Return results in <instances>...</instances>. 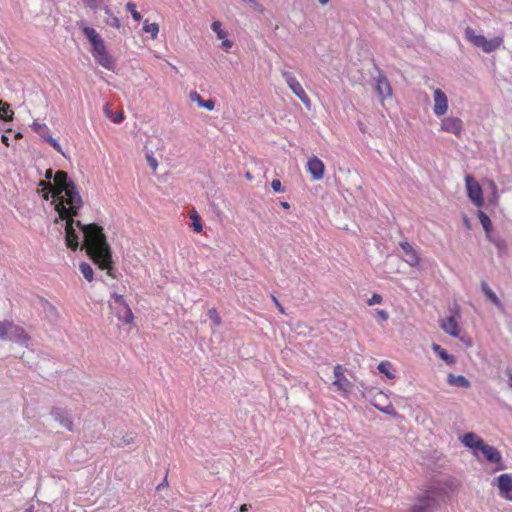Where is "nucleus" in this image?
I'll return each mask as SVG.
<instances>
[{"label": "nucleus", "mask_w": 512, "mask_h": 512, "mask_svg": "<svg viewBox=\"0 0 512 512\" xmlns=\"http://www.w3.org/2000/svg\"><path fill=\"white\" fill-rule=\"evenodd\" d=\"M106 50L107 49H106L105 43H104L103 39H101L100 41H98L97 43L92 45L91 53H92V56L94 58H96L98 55L105 52Z\"/></svg>", "instance_id": "38"}, {"label": "nucleus", "mask_w": 512, "mask_h": 512, "mask_svg": "<svg viewBox=\"0 0 512 512\" xmlns=\"http://www.w3.org/2000/svg\"><path fill=\"white\" fill-rule=\"evenodd\" d=\"M447 383L451 386L469 388L471 386L470 381L463 375H454L449 373L447 376Z\"/></svg>", "instance_id": "23"}, {"label": "nucleus", "mask_w": 512, "mask_h": 512, "mask_svg": "<svg viewBox=\"0 0 512 512\" xmlns=\"http://www.w3.org/2000/svg\"><path fill=\"white\" fill-rule=\"evenodd\" d=\"M191 101L196 102L198 106L212 111L215 107V101L212 99H203L197 92L193 91L189 95Z\"/></svg>", "instance_id": "24"}, {"label": "nucleus", "mask_w": 512, "mask_h": 512, "mask_svg": "<svg viewBox=\"0 0 512 512\" xmlns=\"http://www.w3.org/2000/svg\"><path fill=\"white\" fill-rule=\"evenodd\" d=\"M335 380L332 385L337 388L338 391L348 392L352 388V383L345 377L343 367L336 365L333 369Z\"/></svg>", "instance_id": "13"}, {"label": "nucleus", "mask_w": 512, "mask_h": 512, "mask_svg": "<svg viewBox=\"0 0 512 512\" xmlns=\"http://www.w3.org/2000/svg\"><path fill=\"white\" fill-rule=\"evenodd\" d=\"M105 14L107 15V18L105 19V23L108 26H111L113 28L119 29L121 27V22L118 17H116L110 8L105 7L104 8Z\"/></svg>", "instance_id": "27"}, {"label": "nucleus", "mask_w": 512, "mask_h": 512, "mask_svg": "<svg viewBox=\"0 0 512 512\" xmlns=\"http://www.w3.org/2000/svg\"><path fill=\"white\" fill-rule=\"evenodd\" d=\"M445 494V488L439 483L433 482L417 497L415 504L408 512H433L437 505V499L443 498Z\"/></svg>", "instance_id": "2"}, {"label": "nucleus", "mask_w": 512, "mask_h": 512, "mask_svg": "<svg viewBox=\"0 0 512 512\" xmlns=\"http://www.w3.org/2000/svg\"><path fill=\"white\" fill-rule=\"evenodd\" d=\"M399 245L405 254V257H406L405 261L411 267L418 266L420 259H419L417 252L414 250V248L411 246V244L408 242H401Z\"/></svg>", "instance_id": "17"}, {"label": "nucleus", "mask_w": 512, "mask_h": 512, "mask_svg": "<svg viewBox=\"0 0 512 512\" xmlns=\"http://www.w3.org/2000/svg\"><path fill=\"white\" fill-rule=\"evenodd\" d=\"M318 2H319L321 5L325 6V5H327V4L329 3V0H318Z\"/></svg>", "instance_id": "57"}, {"label": "nucleus", "mask_w": 512, "mask_h": 512, "mask_svg": "<svg viewBox=\"0 0 512 512\" xmlns=\"http://www.w3.org/2000/svg\"><path fill=\"white\" fill-rule=\"evenodd\" d=\"M13 111L7 103L0 101V118L3 122H9L13 118Z\"/></svg>", "instance_id": "30"}, {"label": "nucleus", "mask_w": 512, "mask_h": 512, "mask_svg": "<svg viewBox=\"0 0 512 512\" xmlns=\"http://www.w3.org/2000/svg\"><path fill=\"white\" fill-rule=\"evenodd\" d=\"M111 298L113 299V303L116 306H120V305H123L124 303H126L124 297L122 295H120V294L113 293Z\"/></svg>", "instance_id": "46"}, {"label": "nucleus", "mask_w": 512, "mask_h": 512, "mask_svg": "<svg viewBox=\"0 0 512 512\" xmlns=\"http://www.w3.org/2000/svg\"><path fill=\"white\" fill-rule=\"evenodd\" d=\"M432 350L435 354L439 356L440 359H442L444 362H446L448 365H453L456 362V359L453 355L449 354L445 349H443L438 344L432 345Z\"/></svg>", "instance_id": "25"}, {"label": "nucleus", "mask_w": 512, "mask_h": 512, "mask_svg": "<svg viewBox=\"0 0 512 512\" xmlns=\"http://www.w3.org/2000/svg\"><path fill=\"white\" fill-rule=\"evenodd\" d=\"M126 9L131 13L135 21L141 20V14L136 10V5L133 2L126 3Z\"/></svg>", "instance_id": "40"}, {"label": "nucleus", "mask_w": 512, "mask_h": 512, "mask_svg": "<svg viewBox=\"0 0 512 512\" xmlns=\"http://www.w3.org/2000/svg\"><path fill=\"white\" fill-rule=\"evenodd\" d=\"M142 30L145 33H149L151 35V38L154 40L157 38V35L159 33V25L157 23H149L148 20H145L143 23Z\"/></svg>", "instance_id": "31"}, {"label": "nucleus", "mask_w": 512, "mask_h": 512, "mask_svg": "<svg viewBox=\"0 0 512 512\" xmlns=\"http://www.w3.org/2000/svg\"><path fill=\"white\" fill-rule=\"evenodd\" d=\"M280 205L284 208V209H288L290 207L289 203L288 202H281Z\"/></svg>", "instance_id": "56"}, {"label": "nucleus", "mask_w": 512, "mask_h": 512, "mask_svg": "<svg viewBox=\"0 0 512 512\" xmlns=\"http://www.w3.org/2000/svg\"><path fill=\"white\" fill-rule=\"evenodd\" d=\"M95 61L101 65L103 68L114 71L115 69V60L114 58L107 52V50L100 55H98L96 58H94Z\"/></svg>", "instance_id": "22"}, {"label": "nucleus", "mask_w": 512, "mask_h": 512, "mask_svg": "<svg viewBox=\"0 0 512 512\" xmlns=\"http://www.w3.org/2000/svg\"><path fill=\"white\" fill-rule=\"evenodd\" d=\"M45 142L49 143L56 151L63 154L60 144L56 139H54L52 136L48 135L45 139Z\"/></svg>", "instance_id": "42"}, {"label": "nucleus", "mask_w": 512, "mask_h": 512, "mask_svg": "<svg viewBox=\"0 0 512 512\" xmlns=\"http://www.w3.org/2000/svg\"><path fill=\"white\" fill-rule=\"evenodd\" d=\"M383 298L380 294L374 293L371 298L368 299L367 304L369 306H373L376 304H380Z\"/></svg>", "instance_id": "45"}, {"label": "nucleus", "mask_w": 512, "mask_h": 512, "mask_svg": "<svg viewBox=\"0 0 512 512\" xmlns=\"http://www.w3.org/2000/svg\"><path fill=\"white\" fill-rule=\"evenodd\" d=\"M7 340L26 346L30 340V336L21 326H18L11 321Z\"/></svg>", "instance_id": "11"}, {"label": "nucleus", "mask_w": 512, "mask_h": 512, "mask_svg": "<svg viewBox=\"0 0 512 512\" xmlns=\"http://www.w3.org/2000/svg\"><path fill=\"white\" fill-rule=\"evenodd\" d=\"M65 173L64 171H57L55 174L53 173L52 169H48L45 172V178L48 182L41 181L39 183V186L42 187V190L44 192L43 197L45 200H48L49 198H52V203L56 205V185H55V179L58 173Z\"/></svg>", "instance_id": "7"}, {"label": "nucleus", "mask_w": 512, "mask_h": 512, "mask_svg": "<svg viewBox=\"0 0 512 512\" xmlns=\"http://www.w3.org/2000/svg\"><path fill=\"white\" fill-rule=\"evenodd\" d=\"M477 216H478V219L485 231V234H489V232L492 231V222H491L489 216L481 210L478 211Z\"/></svg>", "instance_id": "28"}, {"label": "nucleus", "mask_w": 512, "mask_h": 512, "mask_svg": "<svg viewBox=\"0 0 512 512\" xmlns=\"http://www.w3.org/2000/svg\"><path fill=\"white\" fill-rule=\"evenodd\" d=\"M487 239L493 243L499 252L506 250V242L504 239H502L500 236H497L493 233V231L489 232V234H486Z\"/></svg>", "instance_id": "26"}, {"label": "nucleus", "mask_w": 512, "mask_h": 512, "mask_svg": "<svg viewBox=\"0 0 512 512\" xmlns=\"http://www.w3.org/2000/svg\"><path fill=\"white\" fill-rule=\"evenodd\" d=\"M82 32L89 40L91 46L102 39L94 28L85 26L83 27Z\"/></svg>", "instance_id": "29"}, {"label": "nucleus", "mask_w": 512, "mask_h": 512, "mask_svg": "<svg viewBox=\"0 0 512 512\" xmlns=\"http://www.w3.org/2000/svg\"><path fill=\"white\" fill-rule=\"evenodd\" d=\"M11 321H0V340L8 339L9 325Z\"/></svg>", "instance_id": "39"}, {"label": "nucleus", "mask_w": 512, "mask_h": 512, "mask_svg": "<svg viewBox=\"0 0 512 512\" xmlns=\"http://www.w3.org/2000/svg\"><path fill=\"white\" fill-rule=\"evenodd\" d=\"M79 269L87 281L91 282L93 280L94 271L90 264L86 262H81L79 265Z\"/></svg>", "instance_id": "33"}, {"label": "nucleus", "mask_w": 512, "mask_h": 512, "mask_svg": "<svg viewBox=\"0 0 512 512\" xmlns=\"http://www.w3.org/2000/svg\"><path fill=\"white\" fill-rule=\"evenodd\" d=\"M190 219L192 220V229L193 231L199 233L202 231V223L199 215L195 210H193L190 214Z\"/></svg>", "instance_id": "36"}, {"label": "nucleus", "mask_w": 512, "mask_h": 512, "mask_svg": "<svg viewBox=\"0 0 512 512\" xmlns=\"http://www.w3.org/2000/svg\"><path fill=\"white\" fill-rule=\"evenodd\" d=\"M50 414L62 427L68 431H73V419L69 411L60 407H53Z\"/></svg>", "instance_id": "12"}, {"label": "nucleus", "mask_w": 512, "mask_h": 512, "mask_svg": "<svg viewBox=\"0 0 512 512\" xmlns=\"http://www.w3.org/2000/svg\"><path fill=\"white\" fill-rule=\"evenodd\" d=\"M375 90L381 99V101L385 100L392 96V88L391 85L383 73V71L378 69V75L375 77Z\"/></svg>", "instance_id": "10"}, {"label": "nucleus", "mask_w": 512, "mask_h": 512, "mask_svg": "<svg viewBox=\"0 0 512 512\" xmlns=\"http://www.w3.org/2000/svg\"><path fill=\"white\" fill-rule=\"evenodd\" d=\"M243 2L245 3H248V4H257L255 0H242Z\"/></svg>", "instance_id": "58"}, {"label": "nucleus", "mask_w": 512, "mask_h": 512, "mask_svg": "<svg viewBox=\"0 0 512 512\" xmlns=\"http://www.w3.org/2000/svg\"><path fill=\"white\" fill-rule=\"evenodd\" d=\"M448 110V99L441 89L434 91L433 112L437 117L443 116Z\"/></svg>", "instance_id": "14"}, {"label": "nucleus", "mask_w": 512, "mask_h": 512, "mask_svg": "<svg viewBox=\"0 0 512 512\" xmlns=\"http://www.w3.org/2000/svg\"><path fill=\"white\" fill-rule=\"evenodd\" d=\"M505 374L508 377V385L510 388H512V370L510 368H507L505 370Z\"/></svg>", "instance_id": "50"}, {"label": "nucleus", "mask_w": 512, "mask_h": 512, "mask_svg": "<svg viewBox=\"0 0 512 512\" xmlns=\"http://www.w3.org/2000/svg\"><path fill=\"white\" fill-rule=\"evenodd\" d=\"M165 485H167V480L166 478L163 480L162 483H160L158 486H157V490H161Z\"/></svg>", "instance_id": "55"}, {"label": "nucleus", "mask_w": 512, "mask_h": 512, "mask_svg": "<svg viewBox=\"0 0 512 512\" xmlns=\"http://www.w3.org/2000/svg\"><path fill=\"white\" fill-rule=\"evenodd\" d=\"M222 40H223L222 44H221L222 48L225 49L226 51L229 50L233 45L232 41L227 39V37Z\"/></svg>", "instance_id": "48"}, {"label": "nucleus", "mask_w": 512, "mask_h": 512, "mask_svg": "<svg viewBox=\"0 0 512 512\" xmlns=\"http://www.w3.org/2000/svg\"><path fill=\"white\" fill-rule=\"evenodd\" d=\"M246 176H247V178H249V179L251 178L250 173H247V174H246Z\"/></svg>", "instance_id": "60"}, {"label": "nucleus", "mask_w": 512, "mask_h": 512, "mask_svg": "<svg viewBox=\"0 0 512 512\" xmlns=\"http://www.w3.org/2000/svg\"><path fill=\"white\" fill-rule=\"evenodd\" d=\"M441 129L445 132L460 136L463 131V121L458 117H447L441 121Z\"/></svg>", "instance_id": "15"}, {"label": "nucleus", "mask_w": 512, "mask_h": 512, "mask_svg": "<svg viewBox=\"0 0 512 512\" xmlns=\"http://www.w3.org/2000/svg\"><path fill=\"white\" fill-rule=\"evenodd\" d=\"M1 141H2V143H3V144H5L6 146H9V138H8V136H6L5 134H3V135L1 136Z\"/></svg>", "instance_id": "54"}, {"label": "nucleus", "mask_w": 512, "mask_h": 512, "mask_svg": "<svg viewBox=\"0 0 512 512\" xmlns=\"http://www.w3.org/2000/svg\"><path fill=\"white\" fill-rule=\"evenodd\" d=\"M88 7L95 9L97 7V0H83Z\"/></svg>", "instance_id": "51"}, {"label": "nucleus", "mask_w": 512, "mask_h": 512, "mask_svg": "<svg viewBox=\"0 0 512 512\" xmlns=\"http://www.w3.org/2000/svg\"><path fill=\"white\" fill-rule=\"evenodd\" d=\"M273 299H274V302H275V304H276V306H277L278 310H279L281 313H283V314H284V313H285V311H284L283 306H282V305L277 301V299H276L275 297H274Z\"/></svg>", "instance_id": "53"}, {"label": "nucleus", "mask_w": 512, "mask_h": 512, "mask_svg": "<svg viewBox=\"0 0 512 512\" xmlns=\"http://www.w3.org/2000/svg\"><path fill=\"white\" fill-rule=\"evenodd\" d=\"M465 184L467 195L476 207H481L484 204L483 191L479 183L472 175H466Z\"/></svg>", "instance_id": "6"}, {"label": "nucleus", "mask_w": 512, "mask_h": 512, "mask_svg": "<svg viewBox=\"0 0 512 512\" xmlns=\"http://www.w3.org/2000/svg\"><path fill=\"white\" fill-rule=\"evenodd\" d=\"M251 508V505L250 504H242L240 507H239V512H247L249 509Z\"/></svg>", "instance_id": "52"}, {"label": "nucleus", "mask_w": 512, "mask_h": 512, "mask_svg": "<svg viewBox=\"0 0 512 512\" xmlns=\"http://www.w3.org/2000/svg\"><path fill=\"white\" fill-rule=\"evenodd\" d=\"M104 111L113 123L119 124L124 120V114L122 111H117L115 113H111L108 111L107 105H106Z\"/></svg>", "instance_id": "37"}, {"label": "nucleus", "mask_w": 512, "mask_h": 512, "mask_svg": "<svg viewBox=\"0 0 512 512\" xmlns=\"http://www.w3.org/2000/svg\"><path fill=\"white\" fill-rule=\"evenodd\" d=\"M491 185H492L494 192L496 193V185L493 182L491 183Z\"/></svg>", "instance_id": "59"}, {"label": "nucleus", "mask_w": 512, "mask_h": 512, "mask_svg": "<svg viewBox=\"0 0 512 512\" xmlns=\"http://www.w3.org/2000/svg\"><path fill=\"white\" fill-rule=\"evenodd\" d=\"M57 217L54 222L64 221L65 244L76 251L81 245L90 259L107 274L114 277L112 250L107 242L103 228L96 224H83L75 220L83 206L78 189L67 173H58L55 179Z\"/></svg>", "instance_id": "1"}, {"label": "nucleus", "mask_w": 512, "mask_h": 512, "mask_svg": "<svg viewBox=\"0 0 512 512\" xmlns=\"http://www.w3.org/2000/svg\"><path fill=\"white\" fill-rule=\"evenodd\" d=\"M208 317L214 323L215 326H219L221 324V318L215 308H211L208 311Z\"/></svg>", "instance_id": "41"}, {"label": "nucleus", "mask_w": 512, "mask_h": 512, "mask_svg": "<svg viewBox=\"0 0 512 512\" xmlns=\"http://www.w3.org/2000/svg\"><path fill=\"white\" fill-rule=\"evenodd\" d=\"M378 370L389 379L395 378V374L392 372V364L389 361L380 362L378 365Z\"/></svg>", "instance_id": "32"}, {"label": "nucleus", "mask_w": 512, "mask_h": 512, "mask_svg": "<svg viewBox=\"0 0 512 512\" xmlns=\"http://www.w3.org/2000/svg\"><path fill=\"white\" fill-rule=\"evenodd\" d=\"M146 159H147V162H148L149 166L153 170H156V168L158 166L157 160L151 154H147L146 155Z\"/></svg>", "instance_id": "47"}, {"label": "nucleus", "mask_w": 512, "mask_h": 512, "mask_svg": "<svg viewBox=\"0 0 512 512\" xmlns=\"http://www.w3.org/2000/svg\"><path fill=\"white\" fill-rule=\"evenodd\" d=\"M271 188L273 191L281 193L284 192V187L279 179H273L271 182Z\"/></svg>", "instance_id": "44"}, {"label": "nucleus", "mask_w": 512, "mask_h": 512, "mask_svg": "<svg viewBox=\"0 0 512 512\" xmlns=\"http://www.w3.org/2000/svg\"><path fill=\"white\" fill-rule=\"evenodd\" d=\"M211 29L217 35L218 39H224L227 37L228 33L222 28V23L220 21H214L211 24Z\"/></svg>", "instance_id": "34"}, {"label": "nucleus", "mask_w": 512, "mask_h": 512, "mask_svg": "<svg viewBox=\"0 0 512 512\" xmlns=\"http://www.w3.org/2000/svg\"><path fill=\"white\" fill-rule=\"evenodd\" d=\"M116 310V316L118 320L124 324H132L134 320V315L127 303H124L120 306L114 307Z\"/></svg>", "instance_id": "20"}, {"label": "nucleus", "mask_w": 512, "mask_h": 512, "mask_svg": "<svg viewBox=\"0 0 512 512\" xmlns=\"http://www.w3.org/2000/svg\"><path fill=\"white\" fill-rule=\"evenodd\" d=\"M44 309L48 311L49 313L55 314L56 309L53 305H51L48 301L44 302Z\"/></svg>", "instance_id": "49"}, {"label": "nucleus", "mask_w": 512, "mask_h": 512, "mask_svg": "<svg viewBox=\"0 0 512 512\" xmlns=\"http://www.w3.org/2000/svg\"><path fill=\"white\" fill-rule=\"evenodd\" d=\"M465 39L475 47L481 48L485 53H491L497 50L503 43L501 37L487 39L483 35H477L471 27H466L464 31Z\"/></svg>", "instance_id": "3"}, {"label": "nucleus", "mask_w": 512, "mask_h": 512, "mask_svg": "<svg viewBox=\"0 0 512 512\" xmlns=\"http://www.w3.org/2000/svg\"><path fill=\"white\" fill-rule=\"evenodd\" d=\"M492 485L498 488V494L501 498L512 502V474L504 473L494 478Z\"/></svg>", "instance_id": "5"}, {"label": "nucleus", "mask_w": 512, "mask_h": 512, "mask_svg": "<svg viewBox=\"0 0 512 512\" xmlns=\"http://www.w3.org/2000/svg\"><path fill=\"white\" fill-rule=\"evenodd\" d=\"M282 77L284 78L285 82L289 86V88L292 90V92L301 100V102L307 107L310 108L311 101L308 95L306 94L304 88L300 84V82L296 79L293 73L289 71L283 70L281 72Z\"/></svg>", "instance_id": "4"}, {"label": "nucleus", "mask_w": 512, "mask_h": 512, "mask_svg": "<svg viewBox=\"0 0 512 512\" xmlns=\"http://www.w3.org/2000/svg\"><path fill=\"white\" fill-rule=\"evenodd\" d=\"M307 170L314 180H320L324 176L325 166L322 160L314 156L308 160Z\"/></svg>", "instance_id": "16"}, {"label": "nucleus", "mask_w": 512, "mask_h": 512, "mask_svg": "<svg viewBox=\"0 0 512 512\" xmlns=\"http://www.w3.org/2000/svg\"><path fill=\"white\" fill-rule=\"evenodd\" d=\"M481 291L483 292L487 300L492 302L501 312L505 311L504 304L501 302L496 293L490 288L486 281L481 282Z\"/></svg>", "instance_id": "18"}, {"label": "nucleus", "mask_w": 512, "mask_h": 512, "mask_svg": "<svg viewBox=\"0 0 512 512\" xmlns=\"http://www.w3.org/2000/svg\"><path fill=\"white\" fill-rule=\"evenodd\" d=\"M385 413H389V409H384L383 410Z\"/></svg>", "instance_id": "61"}, {"label": "nucleus", "mask_w": 512, "mask_h": 512, "mask_svg": "<svg viewBox=\"0 0 512 512\" xmlns=\"http://www.w3.org/2000/svg\"><path fill=\"white\" fill-rule=\"evenodd\" d=\"M479 451L484 455L488 462L496 464V467L493 470L494 472L502 471L507 468L503 462L500 451L494 446L485 443L482 447H480Z\"/></svg>", "instance_id": "8"}, {"label": "nucleus", "mask_w": 512, "mask_h": 512, "mask_svg": "<svg viewBox=\"0 0 512 512\" xmlns=\"http://www.w3.org/2000/svg\"><path fill=\"white\" fill-rule=\"evenodd\" d=\"M451 312L453 313L452 315L440 320V327L448 335L452 337H458L459 326L457 322V317H460L459 307L456 305L454 309H451Z\"/></svg>", "instance_id": "9"}, {"label": "nucleus", "mask_w": 512, "mask_h": 512, "mask_svg": "<svg viewBox=\"0 0 512 512\" xmlns=\"http://www.w3.org/2000/svg\"><path fill=\"white\" fill-rule=\"evenodd\" d=\"M462 443L466 447L473 449L475 451H479L480 447H482L485 444L484 440L473 432L465 433L462 437Z\"/></svg>", "instance_id": "21"}, {"label": "nucleus", "mask_w": 512, "mask_h": 512, "mask_svg": "<svg viewBox=\"0 0 512 512\" xmlns=\"http://www.w3.org/2000/svg\"><path fill=\"white\" fill-rule=\"evenodd\" d=\"M33 130L38 133L43 139L49 135V128L44 123L34 122L32 125Z\"/></svg>", "instance_id": "35"}, {"label": "nucleus", "mask_w": 512, "mask_h": 512, "mask_svg": "<svg viewBox=\"0 0 512 512\" xmlns=\"http://www.w3.org/2000/svg\"><path fill=\"white\" fill-rule=\"evenodd\" d=\"M375 316L379 318L380 321L385 322L389 319V313L384 309H376Z\"/></svg>", "instance_id": "43"}, {"label": "nucleus", "mask_w": 512, "mask_h": 512, "mask_svg": "<svg viewBox=\"0 0 512 512\" xmlns=\"http://www.w3.org/2000/svg\"><path fill=\"white\" fill-rule=\"evenodd\" d=\"M135 442V434L132 432H127L122 435L114 434L111 440V445L118 448H123L129 446Z\"/></svg>", "instance_id": "19"}]
</instances>
